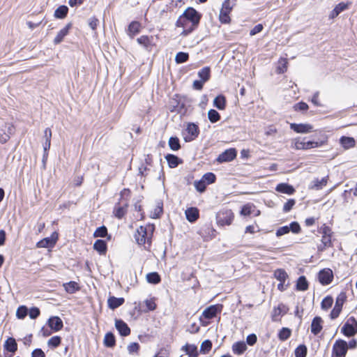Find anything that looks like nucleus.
I'll list each match as a JSON object with an SVG mask.
<instances>
[{"mask_svg": "<svg viewBox=\"0 0 357 357\" xmlns=\"http://www.w3.org/2000/svg\"><path fill=\"white\" fill-rule=\"evenodd\" d=\"M236 149L235 148H230L220 153L216 160L219 163L228 162L234 160L236 158Z\"/></svg>", "mask_w": 357, "mask_h": 357, "instance_id": "nucleus-10", "label": "nucleus"}, {"mask_svg": "<svg viewBox=\"0 0 357 357\" xmlns=\"http://www.w3.org/2000/svg\"><path fill=\"white\" fill-rule=\"evenodd\" d=\"M341 333L346 337H351L357 334V321L354 317H350L341 328Z\"/></svg>", "mask_w": 357, "mask_h": 357, "instance_id": "nucleus-7", "label": "nucleus"}, {"mask_svg": "<svg viewBox=\"0 0 357 357\" xmlns=\"http://www.w3.org/2000/svg\"><path fill=\"white\" fill-rule=\"evenodd\" d=\"M275 190L278 192L291 195L296 192L293 185L287 183H280L275 187Z\"/></svg>", "mask_w": 357, "mask_h": 357, "instance_id": "nucleus-18", "label": "nucleus"}, {"mask_svg": "<svg viewBox=\"0 0 357 357\" xmlns=\"http://www.w3.org/2000/svg\"><path fill=\"white\" fill-rule=\"evenodd\" d=\"M213 106L219 110H224L227 106L226 97L223 94L218 95L213 100Z\"/></svg>", "mask_w": 357, "mask_h": 357, "instance_id": "nucleus-29", "label": "nucleus"}, {"mask_svg": "<svg viewBox=\"0 0 357 357\" xmlns=\"http://www.w3.org/2000/svg\"><path fill=\"white\" fill-rule=\"evenodd\" d=\"M349 7L348 3H344L343 1L337 4L335 8L332 10L329 15V17L331 19H334L337 17L342 12L347 10Z\"/></svg>", "mask_w": 357, "mask_h": 357, "instance_id": "nucleus-25", "label": "nucleus"}, {"mask_svg": "<svg viewBox=\"0 0 357 357\" xmlns=\"http://www.w3.org/2000/svg\"><path fill=\"white\" fill-rule=\"evenodd\" d=\"M17 343L13 337H8L3 344L4 351L11 354H15L17 351Z\"/></svg>", "mask_w": 357, "mask_h": 357, "instance_id": "nucleus-21", "label": "nucleus"}, {"mask_svg": "<svg viewBox=\"0 0 357 357\" xmlns=\"http://www.w3.org/2000/svg\"><path fill=\"white\" fill-rule=\"evenodd\" d=\"M288 226L290 231L293 234H297L301 231V227L296 221L291 222Z\"/></svg>", "mask_w": 357, "mask_h": 357, "instance_id": "nucleus-61", "label": "nucleus"}, {"mask_svg": "<svg viewBox=\"0 0 357 357\" xmlns=\"http://www.w3.org/2000/svg\"><path fill=\"white\" fill-rule=\"evenodd\" d=\"M168 144L170 149L174 151H178L181 149L180 139L176 136L169 137Z\"/></svg>", "mask_w": 357, "mask_h": 357, "instance_id": "nucleus-40", "label": "nucleus"}, {"mask_svg": "<svg viewBox=\"0 0 357 357\" xmlns=\"http://www.w3.org/2000/svg\"><path fill=\"white\" fill-rule=\"evenodd\" d=\"M115 328L122 337H127L130 334L131 330L127 323L121 319H115Z\"/></svg>", "mask_w": 357, "mask_h": 357, "instance_id": "nucleus-13", "label": "nucleus"}, {"mask_svg": "<svg viewBox=\"0 0 357 357\" xmlns=\"http://www.w3.org/2000/svg\"><path fill=\"white\" fill-rule=\"evenodd\" d=\"M99 23L100 21L96 16H92L88 20V24L94 33H96L97 26Z\"/></svg>", "mask_w": 357, "mask_h": 357, "instance_id": "nucleus-54", "label": "nucleus"}, {"mask_svg": "<svg viewBox=\"0 0 357 357\" xmlns=\"http://www.w3.org/2000/svg\"><path fill=\"white\" fill-rule=\"evenodd\" d=\"M307 354V348L304 344H299L294 350L295 357H306Z\"/></svg>", "mask_w": 357, "mask_h": 357, "instance_id": "nucleus-43", "label": "nucleus"}, {"mask_svg": "<svg viewBox=\"0 0 357 357\" xmlns=\"http://www.w3.org/2000/svg\"><path fill=\"white\" fill-rule=\"evenodd\" d=\"M234 218V214L231 209L222 208L216 214V222L218 225L224 227L230 225Z\"/></svg>", "mask_w": 357, "mask_h": 357, "instance_id": "nucleus-5", "label": "nucleus"}, {"mask_svg": "<svg viewBox=\"0 0 357 357\" xmlns=\"http://www.w3.org/2000/svg\"><path fill=\"white\" fill-rule=\"evenodd\" d=\"M252 207H255L253 204H245L241 207L240 213L241 215L243 216H249L252 213Z\"/></svg>", "mask_w": 357, "mask_h": 357, "instance_id": "nucleus-58", "label": "nucleus"}, {"mask_svg": "<svg viewBox=\"0 0 357 357\" xmlns=\"http://www.w3.org/2000/svg\"><path fill=\"white\" fill-rule=\"evenodd\" d=\"M296 204V200L294 199H289L287 202L284 203L283 206L282 211L284 213L289 212L294 206Z\"/></svg>", "mask_w": 357, "mask_h": 357, "instance_id": "nucleus-63", "label": "nucleus"}, {"mask_svg": "<svg viewBox=\"0 0 357 357\" xmlns=\"http://www.w3.org/2000/svg\"><path fill=\"white\" fill-rule=\"evenodd\" d=\"M63 287L65 291L68 294H74L80 289L79 284L75 281L64 283Z\"/></svg>", "mask_w": 357, "mask_h": 357, "instance_id": "nucleus-35", "label": "nucleus"}, {"mask_svg": "<svg viewBox=\"0 0 357 357\" xmlns=\"http://www.w3.org/2000/svg\"><path fill=\"white\" fill-rule=\"evenodd\" d=\"M153 37L152 36H142L137 39V42L139 45L142 46L145 50L151 51L153 46Z\"/></svg>", "mask_w": 357, "mask_h": 357, "instance_id": "nucleus-17", "label": "nucleus"}, {"mask_svg": "<svg viewBox=\"0 0 357 357\" xmlns=\"http://www.w3.org/2000/svg\"><path fill=\"white\" fill-rule=\"evenodd\" d=\"M308 108V105L303 101H301L294 105V109L295 111H300L302 112H306Z\"/></svg>", "mask_w": 357, "mask_h": 357, "instance_id": "nucleus-62", "label": "nucleus"}, {"mask_svg": "<svg viewBox=\"0 0 357 357\" xmlns=\"http://www.w3.org/2000/svg\"><path fill=\"white\" fill-rule=\"evenodd\" d=\"M47 325L52 331L58 332L63 327L62 319L58 316H52L47 321Z\"/></svg>", "mask_w": 357, "mask_h": 357, "instance_id": "nucleus-14", "label": "nucleus"}, {"mask_svg": "<svg viewBox=\"0 0 357 357\" xmlns=\"http://www.w3.org/2000/svg\"><path fill=\"white\" fill-rule=\"evenodd\" d=\"M306 137L301 139L297 137L294 139V145L293 147L297 150H308L313 148L321 147L327 142V138L324 137L323 139L315 141L308 140L305 141Z\"/></svg>", "mask_w": 357, "mask_h": 357, "instance_id": "nucleus-3", "label": "nucleus"}, {"mask_svg": "<svg viewBox=\"0 0 357 357\" xmlns=\"http://www.w3.org/2000/svg\"><path fill=\"white\" fill-rule=\"evenodd\" d=\"M141 24L138 21H132L128 26L127 34L130 38H133L135 36L138 34L141 31Z\"/></svg>", "mask_w": 357, "mask_h": 357, "instance_id": "nucleus-20", "label": "nucleus"}, {"mask_svg": "<svg viewBox=\"0 0 357 357\" xmlns=\"http://www.w3.org/2000/svg\"><path fill=\"white\" fill-rule=\"evenodd\" d=\"M206 185L214 183L216 181V175L213 172H207L202 178Z\"/></svg>", "mask_w": 357, "mask_h": 357, "instance_id": "nucleus-51", "label": "nucleus"}, {"mask_svg": "<svg viewBox=\"0 0 357 357\" xmlns=\"http://www.w3.org/2000/svg\"><path fill=\"white\" fill-rule=\"evenodd\" d=\"M162 212H163V204L162 202H158L157 203V206L156 208L154 209V212L153 213V215H151V218H159L161 215L162 214Z\"/></svg>", "mask_w": 357, "mask_h": 357, "instance_id": "nucleus-57", "label": "nucleus"}, {"mask_svg": "<svg viewBox=\"0 0 357 357\" xmlns=\"http://www.w3.org/2000/svg\"><path fill=\"white\" fill-rule=\"evenodd\" d=\"M28 315V307L26 305H20L16 311V317L19 319H24Z\"/></svg>", "mask_w": 357, "mask_h": 357, "instance_id": "nucleus-49", "label": "nucleus"}, {"mask_svg": "<svg viewBox=\"0 0 357 357\" xmlns=\"http://www.w3.org/2000/svg\"><path fill=\"white\" fill-rule=\"evenodd\" d=\"M273 310L274 316H283L288 312L289 307L284 303H280Z\"/></svg>", "mask_w": 357, "mask_h": 357, "instance_id": "nucleus-42", "label": "nucleus"}, {"mask_svg": "<svg viewBox=\"0 0 357 357\" xmlns=\"http://www.w3.org/2000/svg\"><path fill=\"white\" fill-rule=\"evenodd\" d=\"M231 349L234 354L239 356L243 354L247 350L248 347L245 342L238 341L233 344Z\"/></svg>", "mask_w": 357, "mask_h": 357, "instance_id": "nucleus-32", "label": "nucleus"}, {"mask_svg": "<svg viewBox=\"0 0 357 357\" xmlns=\"http://www.w3.org/2000/svg\"><path fill=\"white\" fill-rule=\"evenodd\" d=\"M319 282L322 285H328L331 284L333 280V272L331 268H323L318 273Z\"/></svg>", "mask_w": 357, "mask_h": 357, "instance_id": "nucleus-11", "label": "nucleus"}, {"mask_svg": "<svg viewBox=\"0 0 357 357\" xmlns=\"http://www.w3.org/2000/svg\"><path fill=\"white\" fill-rule=\"evenodd\" d=\"M125 302V299L122 297L116 298L114 296H111L107 299L108 307L111 310H115L122 305Z\"/></svg>", "mask_w": 357, "mask_h": 357, "instance_id": "nucleus-27", "label": "nucleus"}, {"mask_svg": "<svg viewBox=\"0 0 357 357\" xmlns=\"http://www.w3.org/2000/svg\"><path fill=\"white\" fill-rule=\"evenodd\" d=\"M347 300V295L344 291L340 292L335 299V306L342 309L343 305Z\"/></svg>", "mask_w": 357, "mask_h": 357, "instance_id": "nucleus-50", "label": "nucleus"}, {"mask_svg": "<svg viewBox=\"0 0 357 357\" xmlns=\"http://www.w3.org/2000/svg\"><path fill=\"white\" fill-rule=\"evenodd\" d=\"M291 130L296 133L306 134L313 130V126L309 123H291L289 125Z\"/></svg>", "mask_w": 357, "mask_h": 357, "instance_id": "nucleus-15", "label": "nucleus"}, {"mask_svg": "<svg viewBox=\"0 0 357 357\" xmlns=\"http://www.w3.org/2000/svg\"><path fill=\"white\" fill-rule=\"evenodd\" d=\"M165 158L169 168H176L183 163V160L174 154L167 153Z\"/></svg>", "mask_w": 357, "mask_h": 357, "instance_id": "nucleus-23", "label": "nucleus"}, {"mask_svg": "<svg viewBox=\"0 0 357 357\" xmlns=\"http://www.w3.org/2000/svg\"><path fill=\"white\" fill-rule=\"evenodd\" d=\"M72 28V23L67 24L62 29H61L54 39V44L58 45L61 43L63 38L68 34L70 29Z\"/></svg>", "mask_w": 357, "mask_h": 357, "instance_id": "nucleus-22", "label": "nucleus"}, {"mask_svg": "<svg viewBox=\"0 0 357 357\" xmlns=\"http://www.w3.org/2000/svg\"><path fill=\"white\" fill-rule=\"evenodd\" d=\"M107 235V228L105 225L98 227L93 233L94 237L104 238Z\"/></svg>", "mask_w": 357, "mask_h": 357, "instance_id": "nucleus-53", "label": "nucleus"}, {"mask_svg": "<svg viewBox=\"0 0 357 357\" xmlns=\"http://www.w3.org/2000/svg\"><path fill=\"white\" fill-rule=\"evenodd\" d=\"M28 314L31 319H36L40 314V310L37 307H31L30 309L28 308Z\"/></svg>", "mask_w": 357, "mask_h": 357, "instance_id": "nucleus-59", "label": "nucleus"}, {"mask_svg": "<svg viewBox=\"0 0 357 357\" xmlns=\"http://www.w3.org/2000/svg\"><path fill=\"white\" fill-rule=\"evenodd\" d=\"M58 240V234L54 231L52 234L51 236L46 237L43 238L42 240L39 241L36 243L37 248H53Z\"/></svg>", "mask_w": 357, "mask_h": 357, "instance_id": "nucleus-12", "label": "nucleus"}, {"mask_svg": "<svg viewBox=\"0 0 357 357\" xmlns=\"http://www.w3.org/2000/svg\"><path fill=\"white\" fill-rule=\"evenodd\" d=\"M146 278L149 283L153 284H157L161 282V277L158 272L149 273L146 274Z\"/></svg>", "mask_w": 357, "mask_h": 357, "instance_id": "nucleus-37", "label": "nucleus"}, {"mask_svg": "<svg viewBox=\"0 0 357 357\" xmlns=\"http://www.w3.org/2000/svg\"><path fill=\"white\" fill-rule=\"evenodd\" d=\"M208 118L211 123H215L220 120V113L214 109H211L208 112Z\"/></svg>", "mask_w": 357, "mask_h": 357, "instance_id": "nucleus-44", "label": "nucleus"}, {"mask_svg": "<svg viewBox=\"0 0 357 357\" xmlns=\"http://www.w3.org/2000/svg\"><path fill=\"white\" fill-rule=\"evenodd\" d=\"M234 5V3L233 4L231 3L230 0L224 1L219 14V20L222 24H227L230 23L231 18L229 14Z\"/></svg>", "mask_w": 357, "mask_h": 357, "instance_id": "nucleus-6", "label": "nucleus"}, {"mask_svg": "<svg viewBox=\"0 0 357 357\" xmlns=\"http://www.w3.org/2000/svg\"><path fill=\"white\" fill-rule=\"evenodd\" d=\"M68 8L67 6L61 5L59 6L54 11V16L56 19H64L68 13Z\"/></svg>", "mask_w": 357, "mask_h": 357, "instance_id": "nucleus-36", "label": "nucleus"}, {"mask_svg": "<svg viewBox=\"0 0 357 357\" xmlns=\"http://www.w3.org/2000/svg\"><path fill=\"white\" fill-rule=\"evenodd\" d=\"M212 348V342L210 340H205L201 344L200 352L202 354L208 353Z\"/></svg>", "mask_w": 357, "mask_h": 357, "instance_id": "nucleus-52", "label": "nucleus"}, {"mask_svg": "<svg viewBox=\"0 0 357 357\" xmlns=\"http://www.w3.org/2000/svg\"><path fill=\"white\" fill-rule=\"evenodd\" d=\"M104 345L108 348H113L116 345V337L112 332H107L104 337Z\"/></svg>", "mask_w": 357, "mask_h": 357, "instance_id": "nucleus-33", "label": "nucleus"}, {"mask_svg": "<svg viewBox=\"0 0 357 357\" xmlns=\"http://www.w3.org/2000/svg\"><path fill=\"white\" fill-rule=\"evenodd\" d=\"M199 24H195L194 26L192 25V23H183V25H176V27H182L183 31L181 33L180 36L185 37L188 35H190L191 33H192L194 31H195Z\"/></svg>", "mask_w": 357, "mask_h": 357, "instance_id": "nucleus-24", "label": "nucleus"}, {"mask_svg": "<svg viewBox=\"0 0 357 357\" xmlns=\"http://www.w3.org/2000/svg\"><path fill=\"white\" fill-rule=\"evenodd\" d=\"M199 79L206 82L211 77V68L208 66L204 67L198 72Z\"/></svg>", "mask_w": 357, "mask_h": 357, "instance_id": "nucleus-39", "label": "nucleus"}, {"mask_svg": "<svg viewBox=\"0 0 357 357\" xmlns=\"http://www.w3.org/2000/svg\"><path fill=\"white\" fill-rule=\"evenodd\" d=\"M61 337L59 335L52 337L47 342V345L52 349L57 348L61 343Z\"/></svg>", "mask_w": 357, "mask_h": 357, "instance_id": "nucleus-47", "label": "nucleus"}, {"mask_svg": "<svg viewBox=\"0 0 357 357\" xmlns=\"http://www.w3.org/2000/svg\"><path fill=\"white\" fill-rule=\"evenodd\" d=\"M288 62L286 59L279 61V65L277 67L276 73L278 74H283L287 70Z\"/></svg>", "mask_w": 357, "mask_h": 357, "instance_id": "nucleus-60", "label": "nucleus"}, {"mask_svg": "<svg viewBox=\"0 0 357 357\" xmlns=\"http://www.w3.org/2000/svg\"><path fill=\"white\" fill-rule=\"evenodd\" d=\"M309 287V283L304 275L300 276L296 284V290L304 291H306Z\"/></svg>", "mask_w": 357, "mask_h": 357, "instance_id": "nucleus-34", "label": "nucleus"}, {"mask_svg": "<svg viewBox=\"0 0 357 357\" xmlns=\"http://www.w3.org/2000/svg\"><path fill=\"white\" fill-rule=\"evenodd\" d=\"M181 350L185 351L189 357H198L199 353L197 347L195 344L187 343L182 347Z\"/></svg>", "mask_w": 357, "mask_h": 357, "instance_id": "nucleus-31", "label": "nucleus"}, {"mask_svg": "<svg viewBox=\"0 0 357 357\" xmlns=\"http://www.w3.org/2000/svg\"><path fill=\"white\" fill-rule=\"evenodd\" d=\"M128 207V202L126 200L123 205H121L119 202L116 203L114 207L113 213L114 216L118 219H121L126 214Z\"/></svg>", "mask_w": 357, "mask_h": 357, "instance_id": "nucleus-16", "label": "nucleus"}, {"mask_svg": "<svg viewBox=\"0 0 357 357\" xmlns=\"http://www.w3.org/2000/svg\"><path fill=\"white\" fill-rule=\"evenodd\" d=\"M340 144L344 149H349L355 146L356 140L352 137L342 136L340 138Z\"/></svg>", "mask_w": 357, "mask_h": 357, "instance_id": "nucleus-30", "label": "nucleus"}, {"mask_svg": "<svg viewBox=\"0 0 357 357\" xmlns=\"http://www.w3.org/2000/svg\"><path fill=\"white\" fill-rule=\"evenodd\" d=\"M273 275L280 282H285L289 277L287 273L283 268H277L275 270Z\"/></svg>", "mask_w": 357, "mask_h": 357, "instance_id": "nucleus-38", "label": "nucleus"}, {"mask_svg": "<svg viewBox=\"0 0 357 357\" xmlns=\"http://www.w3.org/2000/svg\"><path fill=\"white\" fill-rule=\"evenodd\" d=\"M291 330L287 327L282 328L278 334V337L281 341H285L290 337Z\"/></svg>", "mask_w": 357, "mask_h": 357, "instance_id": "nucleus-41", "label": "nucleus"}, {"mask_svg": "<svg viewBox=\"0 0 357 357\" xmlns=\"http://www.w3.org/2000/svg\"><path fill=\"white\" fill-rule=\"evenodd\" d=\"M200 133L198 124L193 122H188L186 128L182 131V135L185 142H190L196 139Z\"/></svg>", "mask_w": 357, "mask_h": 357, "instance_id": "nucleus-4", "label": "nucleus"}, {"mask_svg": "<svg viewBox=\"0 0 357 357\" xmlns=\"http://www.w3.org/2000/svg\"><path fill=\"white\" fill-rule=\"evenodd\" d=\"M194 185L197 191L201 193L204 192L206 190L207 186L206 182H204V181L202 178H201L199 181H195L194 183Z\"/></svg>", "mask_w": 357, "mask_h": 357, "instance_id": "nucleus-55", "label": "nucleus"}, {"mask_svg": "<svg viewBox=\"0 0 357 357\" xmlns=\"http://www.w3.org/2000/svg\"><path fill=\"white\" fill-rule=\"evenodd\" d=\"M93 248L100 255H105L107 251V242L102 239L96 240Z\"/></svg>", "mask_w": 357, "mask_h": 357, "instance_id": "nucleus-26", "label": "nucleus"}, {"mask_svg": "<svg viewBox=\"0 0 357 357\" xmlns=\"http://www.w3.org/2000/svg\"><path fill=\"white\" fill-rule=\"evenodd\" d=\"M140 349V345L138 342H132L128 346V351L129 354H137Z\"/></svg>", "mask_w": 357, "mask_h": 357, "instance_id": "nucleus-64", "label": "nucleus"}, {"mask_svg": "<svg viewBox=\"0 0 357 357\" xmlns=\"http://www.w3.org/2000/svg\"><path fill=\"white\" fill-rule=\"evenodd\" d=\"M155 300L156 298L155 297H153L151 298L150 299H146L144 301V303L146 307V310H144V312L153 311L156 309L157 305L155 303Z\"/></svg>", "mask_w": 357, "mask_h": 357, "instance_id": "nucleus-46", "label": "nucleus"}, {"mask_svg": "<svg viewBox=\"0 0 357 357\" xmlns=\"http://www.w3.org/2000/svg\"><path fill=\"white\" fill-rule=\"evenodd\" d=\"M202 15L192 7H188L176 22L175 25H183V23L199 24Z\"/></svg>", "mask_w": 357, "mask_h": 357, "instance_id": "nucleus-2", "label": "nucleus"}, {"mask_svg": "<svg viewBox=\"0 0 357 357\" xmlns=\"http://www.w3.org/2000/svg\"><path fill=\"white\" fill-rule=\"evenodd\" d=\"M347 351V342L344 340L338 339L333 346L332 357H345Z\"/></svg>", "mask_w": 357, "mask_h": 357, "instance_id": "nucleus-8", "label": "nucleus"}, {"mask_svg": "<svg viewBox=\"0 0 357 357\" xmlns=\"http://www.w3.org/2000/svg\"><path fill=\"white\" fill-rule=\"evenodd\" d=\"M189 54L184 52H178L175 56V62L178 64L183 63L189 60Z\"/></svg>", "mask_w": 357, "mask_h": 357, "instance_id": "nucleus-45", "label": "nucleus"}, {"mask_svg": "<svg viewBox=\"0 0 357 357\" xmlns=\"http://www.w3.org/2000/svg\"><path fill=\"white\" fill-rule=\"evenodd\" d=\"M328 181V176H325L322 178L321 180L316 179L314 181V185L313 187L316 190H321L322 189L325 185H326Z\"/></svg>", "mask_w": 357, "mask_h": 357, "instance_id": "nucleus-56", "label": "nucleus"}, {"mask_svg": "<svg viewBox=\"0 0 357 357\" xmlns=\"http://www.w3.org/2000/svg\"><path fill=\"white\" fill-rule=\"evenodd\" d=\"M186 219L190 222H195L199 216V210L196 207H190L186 209L185 212Z\"/></svg>", "mask_w": 357, "mask_h": 357, "instance_id": "nucleus-28", "label": "nucleus"}, {"mask_svg": "<svg viewBox=\"0 0 357 357\" xmlns=\"http://www.w3.org/2000/svg\"><path fill=\"white\" fill-rule=\"evenodd\" d=\"M223 308L222 304L212 305L206 307L202 312V316L206 319H212L220 314Z\"/></svg>", "mask_w": 357, "mask_h": 357, "instance_id": "nucleus-9", "label": "nucleus"}, {"mask_svg": "<svg viewBox=\"0 0 357 357\" xmlns=\"http://www.w3.org/2000/svg\"><path fill=\"white\" fill-rule=\"evenodd\" d=\"M322 323L323 320L321 317L316 316L313 318L311 323V333L313 335H317L321 331L323 328Z\"/></svg>", "mask_w": 357, "mask_h": 357, "instance_id": "nucleus-19", "label": "nucleus"}, {"mask_svg": "<svg viewBox=\"0 0 357 357\" xmlns=\"http://www.w3.org/2000/svg\"><path fill=\"white\" fill-rule=\"evenodd\" d=\"M154 231L155 225L153 224L140 226L137 229L134 234L137 243L140 246L143 245L144 250H150Z\"/></svg>", "mask_w": 357, "mask_h": 357, "instance_id": "nucleus-1", "label": "nucleus"}, {"mask_svg": "<svg viewBox=\"0 0 357 357\" xmlns=\"http://www.w3.org/2000/svg\"><path fill=\"white\" fill-rule=\"evenodd\" d=\"M333 303V298L331 296H326L321 303V309L327 310L331 308Z\"/></svg>", "mask_w": 357, "mask_h": 357, "instance_id": "nucleus-48", "label": "nucleus"}]
</instances>
